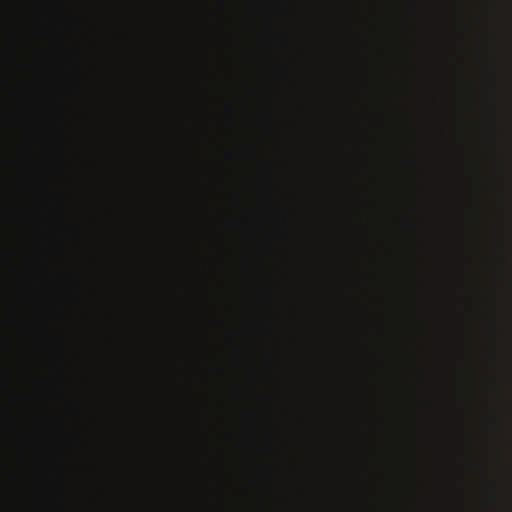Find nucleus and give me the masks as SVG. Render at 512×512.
Wrapping results in <instances>:
<instances>
[{
	"label": "nucleus",
	"instance_id": "1",
	"mask_svg": "<svg viewBox=\"0 0 512 512\" xmlns=\"http://www.w3.org/2000/svg\"><path fill=\"white\" fill-rule=\"evenodd\" d=\"M25 371H26V373H27V375H28L29 377H31V376H32V371H31V367H30V366H26Z\"/></svg>",
	"mask_w": 512,
	"mask_h": 512
}]
</instances>
